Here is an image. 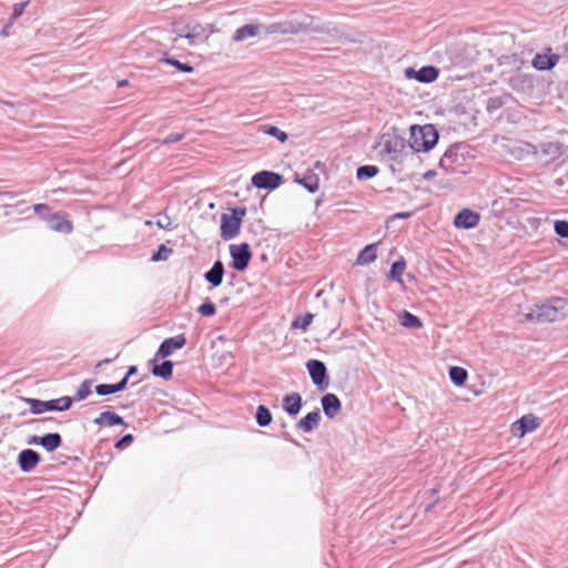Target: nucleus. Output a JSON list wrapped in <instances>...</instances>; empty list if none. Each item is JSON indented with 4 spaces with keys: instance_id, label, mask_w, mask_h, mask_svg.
Returning <instances> with one entry per match:
<instances>
[{
    "instance_id": "f257e3e1",
    "label": "nucleus",
    "mask_w": 568,
    "mask_h": 568,
    "mask_svg": "<svg viewBox=\"0 0 568 568\" xmlns=\"http://www.w3.org/2000/svg\"><path fill=\"white\" fill-rule=\"evenodd\" d=\"M567 301L561 297H552L541 304H535L523 313L525 321L536 323L556 322L566 316Z\"/></svg>"
},
{
    "instance_id": "f03ea898",
    "label": "nucleus",
    "mask_w": 568,
    "mask_h": 568,
    "mask_svg": "<svg viewBox=\"0 0 568 568\" xmlns=\"http://www.w3.org/2000/svg\"><path fill=\"white\" fill-rule=\"evenodd\" d=\"M409 148L415 152H427L438 142V132L433 124L412 125Z\"/></svg>"
},
{
    "instance_id": "7ed1b4c3",
    "label": "nucleus",
    "mask_w": 568,
    "mask_h": 568,
    "mask_svg": "<svg viewBox=\"0 0 568 568\" xmlns=\"http://www.w3.org/2000/svg\"><path fill=\"white\" fill-rule=\"evenodd\" d=\"M21 400L30 406V412L34 415H40L42 413L52 410L63 412L69 409L72 405V398L69 396H63L51 400L21 397Z\"/></svg>"
},
{
    "instance_id": "20e7f679",
    "label": "nucleus",
    "mask_w": 568,
    "mask_h": 568,
    "mask_svg": "<svg viewBox=\"0 0 568 568\" xmlns=\"http://www.w3.org/2000/svg\"><path fill=\"white\" fill-rule=\"evenodd\" d=\"M246 214L244 207L232 209V214H222L221 216V237L224 241L234 239L241 230L242 220Z\"/></svg>"
},
{
    "instance_id": "39448f33",
    "label": "nucleus",
    "mask_w": 568,
    "mask_h": 568,
    "mask_svg": "<svg viewBox=\"0 0 568 568\" xmlns=\"http://www.w3.org/2000/svg\"><path fill=\"white\" fill-rule=\"evenodd\" d=\"M306 368L313 384L320 390H326L329 385L326 365L320 359H310L306 363Z\"/></svg>"
},
{
    "instance_id": "423d86ee",
    "label": "nucleus",
    "mask_w": 568,
    "mask_h": 568,
    "mask_svg": "<svg viewBox=\"0 0 568 568\" xmlns=\"http://www.w3.org/2000/svg\"><path fill=\"white\" fill-rule=\"evenodd\" d=\"M310 26V17H304L301 21L285 20L282 22L271 23L266 27V31L268 33L295 34L301 30L307 29Z\"/></svg>"
},
{
    "instance_id": "0eeeda50",
    "label": "nucleus",
    "mask_w": 568,
    "mask_h": 568,
    "mask_svg": "<svg viewBox=\"0 0 568 568\" xmlns=\"http://www.w3.org/2000/svg\"><path fill=\"white\" fill-rule=\"evenodd\" d=\"M230 255L232 257V267L235 271H244L247 268L252 258L251 247L247 243L231 244Z\"/></svg>"
},
{
    "instance_id": "6e6552de",
    "label": "nucleus",
    "mask_w": 568,
    "mask_h": 568,
    "mask_svg": "<svg viewBox=\"0 0 568 568\" xmlns=\"http://www.w3.org/2000/svg\"><path fill=\"white\" fill-rule=\"evenodd\" d=\"M283 182V176L272 171H260L252 176V184L257 189L275 190Z\"/></svg>"
},
{
    "instance_id": "1a4fd4ad",
    "label": "nucleus",
    "mask_w": 568,
    "mask_h": 568,
    "mask_svg": "<svg viewBox=\"0 0 568 568\" xmlns=\"http://www.w3.org/2000/svg\"><path fill=\"white\" fill-rule=\"evenodd\" d=\"M404 74L407 79H414L420 83H432L439 77V70L434 65H425L419 70L406 68Z\"/></svg>"
},
{
    "instance_id": "9d476101",
    "label": "nucleus",
    "mask_w": 568,
    "mask_h": 568,
    "mask_svg": "<svg viewBox=\"0 0 568 568\" xmlns=\"http://www.w3.org/2000/svg\"><path fill=\"white\" fill-rule=\"evenodd\" d=\"M560 57L556 53L551 52V49L548 48L544 52L537 53L531 64L538 71H548L551 70L558 63Z\"/></svg>"
},
{
    "instance_id": "9b49d317",
    "label": "nucleus",
    "mask_w": 568,
    "mask_h": 568,
    "mask_svg": "<svg viewBox=\"0 0 568 568\" xmlns=\"http://www.w3.org/2000/svg\"><path fill=\"white\" fill-rule=\"evenodd\" d=\"M40 460L41 457L38 452L31 448H26L19 453L17 463L21 471L30 473L37 467Z\"/></svg>"
},
{
    "instance_id": "f8f14e48",
    "label": "nucleus",
    "mask_w": 568,
    "mask_h": 568,
    "mask_svg": "<svg viewBox=\"0 0 568 568\" xmlns=\"http://www.w3.org/2000/svg\"><path fill=\"white\" fill-rule=\"evenodd\" d=\"M540 425L539 418L532 414L524 415L520 419L513 424V434L523 437L538 428Z\"/></svg>"
},
{
    "instance_id": "ddd939ff",
    "label": "nucleus",
    "mask_w": 568,
    "mask_h": 568,
    "mask_svg": "<svg viewBox=\"0 0 568 568\" xmlns=\"http://www.w3.org/2000/svg\"><path fill=\"white\" fill-rule=\"evenodd\" d=\"M480 221V216L478 213L469 210L463 209L458 212L454 219V225L457 229L469 230L478 225Z\"/></svg>"
},
{
    "instance_id": "4468645a",
    "label": "nucleus",
    "mask_w": 568,
    "mask_h": 568,
    "mask_svg": "<svg viewBox=\"0 0 568 568\" xmlns=\"http://www.w3.org/2000/svg\"><path fill=\"white\" fill-rule=\"evenodd\" d=\"M185 344L186 338L183 334L166 338L161 343L156 355L165 358L170 356L175 349L182 348Z\"/></svg>"
},
{
    "instance_id": "2eb2a0df",
    "label": "nucleus",
    "mask_w": 568,
    "mask_h": 568,
    "mask_svg": "<svg viewBox=\"0 0 568 568\" xmlns=\"http://www.w3.org/2000/svg\"><path fill=\"white\" fill-rule=\"evenodd\" d=\"M321 403H322L324 414L328 418H334L341 412L342 404H341L339 398L335 394H332V393L325 394L321 398Z\"/></svg>"
},
{
    "instance_id": "dca6fc26",
    "label": "nucleus",
    "mask_w": 568,
    "mask_h": 568,
    "mask_svg": "<svg viewBox=\"0 0 568 568\" xmlns=\"http://www.w3.org/2000/svg\"><path fill=\"white\" fill-rule=\"evenodd\" d=\"M48 227L52 231L69 234L72 232V223L60 213L50 215L47 219Z\"/></svg>"
},
{
    "instance_id": "f3484780",
    "label": "nucleus",
    "mask_w": 568,
    "mask_h": 568,
    "mask_svg": "<svg viewBox=\"0 0 568 568\" xmlns=\"http://www.w3.org/2000/svg\"><path fill=\"white\" fill-rule=\"evenodd\" d=\"M320 422L321 413L318 408H315L313 412L300 419L296 426L304 433H311L318 427Z\"/></svg>"
},
{
    "instance_id": "a211bd4d",
    "label": "nucleus",
    "mask_w": 568,
    "mask_h": 568,
    "mask_svg": "<svg viewBox=\"0 0 568 568\" xmlns=\"http://www.w3.org/2000/svg\"><path fill=\"white\" fill-rule=\"evenodd\" d=\"M302 408V396L298 393H292L283 397V409L290 416H296Z\"/></svg>"
},
{
    "instance_id": "6ab92c4d",
    "label": "nucleus",
    "mask_w": 568,
    "mask_h": 568,
    "mask_svg": "<svg viewBox=\"0 0 568 568\" xmlns=\"http://www.w3.org/2000/svg\"><path fill=\"white\" fill-rule=\"evenodd\" d=\"M224 265L222 261L217 260L213 266L204 274V278L213 286H220L223 282Z\"/></svg>"
},
{
    "instance_id": "aec40b11",
    "label": "nucleus",
    "mask_w": 568,
    "mask_h": 568,
    "mask_svg": "<svg viewBox=\"0 0 568 568\" xmlns=\"http://www.w3.org/2000/svg\"><path fill=\"white\" fill-rule=\"evenodd\" d=\"M459 148L457 145L449 146L444 155L439 160V166L445 171H449L454 164L458 163L463 158L459 152Z\"/></svg>"
},
{
    "instance_id": "412c9836",
    "label": "nucleus",
    "mask_w": 568,
    "mask_h": 568,
    "mask_svg": "<svg viewBox=\"0 0 568 568\" xmlns=\"http://www.w3.org/2000/svg\"><path fill=\"white\" fill-rule=\"evenodd\" d=\"M93 423L98 426L106 424L108 426H126L124 419L114 412L105 410L102 412Z\"/></svg>"
},
{
    "instance_id": "4be33fe9",
    "label": "nucleus",
    "mask_w": 568,
    "mask_h": 568,
    "mask_svg": "<svg viewBox=\"0 0 568 568\" xmlns=\"http://www.w3.org/2000/svg\"><path fill=\"white\" fill-rule=\"evenodd\" d=\"M538 152L551 160L560 158L564 153V144L560 142H544L538 146Z\"/></svg>"
},
{
    "instance_id": "5701e85b",
    "label": "nucleus",
    "mask_w": 568,
    "mask_h": 568,
    "mask_svg": "<svg viewBox=\"0 0 568 568\" xmlns=\"http://www.w3.org/2000/svg\"><path fill=\"white\" fill-rule=\"evenodd\" d=\"M128 387L126 378H122L115 384H99L95 386V393L100 396H106L124 390Z\"/></svg>"
},
{
    "instance_id": "b1692460",
    "label": "nucleus",
    "mask_w": 568,
    "mask_h": 568,
    "mask_svg": "<svg viewBox=\"0 0 568 568\" xmlns=\"http://www.w3.org/2000/svg\"><path fill=\"white\" fill-rule=\"evenodd\" d=\"M261 26L258 24H245L233 34V41L242 42L248 38L256 37L258 34Z\"/></svg>"
},
{
    "instance_id": "393cba45",
    "label": "nucleus",
    "mask_w": 568,
    "mask_h": 568,
    "mask_svg": "<svg viewBox=\"0 0 568 568\" xmlns=\"http://www.w3.org/2000/svg\"><path fill=\"white\" fill-rule=\"evenodd\" d=\"M384 150L389 154L400 153L405 148V140L399 136H384Z\"/></svg>"
},
{
    "instance_id": "a878e982",
    "label": "nucleus",
    "mask_w": 568,
    "mask_h": 568,
    "mask_svg": "<svg viewBox=\"0 0 568 568\" xmlns=\"http://www.w3.org/2000/svg\"><path fill=\"white\" fill-rule=\"evenodd\" d=\"M62 445V437L59 433H48L41 436V447L47 452H54Z\"/></svg>"
},
{
    "instance_id": "bb28decb",
    "label": "nucleus",
    "mask_w": 568,
    "mask_h": 568,
    "mask_svg": "<svg viewBox=\"0 0 568 568\" xmlns=\"http://www.w3.org/2000/svg\"><path fill=\"white\" fill-rule=\"evenodd\" d=\"M377 244H368L366 245L358 254L356 258V264L365 265L374 262L376 260Z\"/></svg>"
},
{
    "instance_id": "cd10ccee",
    "label": "nucleus",
    "mask_w": 568,
    "mask_h": 568,
    "mask_svg": "<svg viewBox=\"0 0 568 568\" xmlns=\"http://www.w3.org/2000/svg\"><path fill=\"white\" fill-rule=\"evenodd\" d=\"M152 374L164 379L171 378L173 374V363L165 359L161 364L154 365L152 368Z\"/></svg>"
},
{
    "instance_id": "c85d7f7f",
    "label": "nucleus",
    "mask_w": 568,
    "mask_h": 568,
    "mask_svg": "<svg viewBox=\"0 0 568 568\" xmlns=\"http://www.w3.org/2000/svg\"><path fill=\"white\" fill-rule=\"evenodd\" d=\"M400 324L406 328H420L423 326L418 316L408 311H403L399 316Z\"/></svg>"
},
{
    "instance_id": "c756f323",
    "label": "nucleus",
    "mask_w": 568,
    "mask_h": 568,
    "mask_svg": "<svg viewBox=\"0 0 568 568\" xmlns=\"http://www.w3.org/2000/svg\"><path fill=\"white\" fill-rule=\"evenodd\" d=\"M258 131L260 132H263L265 134H268L271 136H274L280 142L284 143L287 141L288 139V135L286 132L280 130L277 126L275 125H271V124H261L258 126Z\"/></svg>"
},
{
    "instance_id": "7c9ffc66",
    "label": "nucleus",
    "mask_w": 568,
    "mask_h": 568,
    "mask_svg": "<svg viewBox=\"0 0 568 568\" xmlns=\"http://www.w3.org/2000/svg\"><path fill=\"white\" fill-rule=\"evenodd\" d=\"M468 377V373L465 368L459 366H452L449 368V378L456 386H463Z\"/></svg>"
},
{
    "instance_id": "2f4dec72",
    "label": "nucleus",
    "mask_w": 568,
    "mask_h": 568,
    "mask_svg": "<svg viewBox=\"0 0 568 568\" xmlns=\"http://www.w3.org/2000/svg\"><path fill=\"white\" fill-rule=\"evenodd\" d=\"M405 267H406V262L403 257L399 258L398 261H395L390 266L388 277L398 283H403L402 276L405 271Z\"/></svg>"
},
{
    "instance_id": "473e14b6",
    "label": "nucleus",
    "mask_w": 568,
    "mask_h": 568,
    "mask_svg": "<svg viewBox=\"0 0 568 568\" xmlns=\"http://www.w3.org/2000/svg\"><path fill=\"white\" fill-rule=\"evenodd\" d=\"M255 419L258 426L266 427L272 422V414L266 406L260 405L256 409Z\"/></svg>"
},
{
    "instance_id": "72a5a7b5",
    "label": "nucleus",
    "mask_w": 568,
    "mask_h": 568,
    "mask_svg": "<svg viewBox=\"0 0 568 568\" xmlns=\"http://www.w3.org/2000/svg\"><path fill=\"white\" fill-rule=\"evenodd\" d=\"M308 192L315 193L318 190V178L316 174H307L302 179H296Z\"/></svg>"
},
{
    "instance_id": "f704fd0d",
    "label": "nucleus",
    "mask_w": 568,
    "mask_h": 568,
    "mask_svg": "<svg viewBox=\"0 0 568 568\" xmlns=\"http://www.w3.org/2000/svg\"><path fill=\"white\" fill-rule=\"evenodd\" d=\"M92 384H93L92 379H84L80 384L79 388L77 389V393H75L74 397H71L72 402L73 400L80 402V400L85 399L91 394V386H92Z\"/></svg>"
},
{
    "instance_id": "c9c22d12",
    "label": "nucleus",
    "mask_w": 568,
    "mask_h": 568,
    "mask_svg": "<svg viewBox=\"0 0 568 568\" xmlns=\"http://www.w3.org/2000/svg\"><path fill=\"white\" fill-rule=\"evenodd\" d=\"M378 171L376 165H362L356 171V178L358 180H368L376 176Z\"/></svg>"
},
{
    "instance_id": "e433bc0d",
    "label": "nucleus",
    "mask_w": 568,
    "mask_h": 568,
    "mask_svg": "<svg viewBox=\"0 0 568 568\" xmlns=\"http://www.w3.org/2000/svg\"><path fill=\"white\" fill-rule=\"evenodd\" d=\"M204 28L200 24L189 27V31L185 34H180L181 38L189 40L190 44H195V40L203 36Z\"/></svg>"
},
{
    "instance_id": "4c0bfd02",
    "label": "nucleus",
    "mask_w": 568,
    "mask_h": 568,
    "mask_svg": "<svg viewBox=\"0 0 568 568\" xmlns=\"http://www.w3.org/2000/svg\"><path fill=\"white\" fill-rule=\"evenodd\" d=\"M173 253V250L168 247L165 244L159 245L158 250L152 254V262H161L166 261L170 255Z\"/></svg>"
},
{
    "instance_id": "58836bf2",
    "label": "nucleus",
    "mask_w": 568,
    "mask_h": 568,
    "mask_svg": "<svg viewBox=\"0 0 568 568\" xmlns=\"http://www.w3.org/2000/svg\"><path fill=\"white\" fill-rule=\"evenodd\" d=\"M162 61L175 67L178 70H180L182 72H185V73L193 72V67L191 64L180 62L179 60H176L174 58H164V59H162Z\"/></svg>"
},
{
    "instance_id": "ea45409f",
    "label": "nucleus",
    "mask_w": 568,
    "mask_h": 568,
    "mask_svg": "<svg viewBox=\"0 0 568 568\" xmlns=\"http://www.w3.org/2000/svg\"><path fill=\"white\" fill-rule=\"evenodd\" d=\"M197 312L203 316H213L216 313V306L213 302L207 300L199 306Z\"/></svg>"
},
{
    "instance_id": "a19ab883",
    "label": "nucleus",
    "mask_w": 568,
    "mask_h": 568,
    "mask_svg": "<svg viewBox=\"0 0 568 568\" xmlns=\"http://www.w3.org/2000/svg\"><path fill=\"white\" fill-rule=\"evenodd\" d=\"M554 229L557 235H559L560 237L568 239V221H556Z\"/></svg>"
},
{
    "instance_id": "79ce46f5",
    "label": "nucleus",
    "mask_w": 568,
    "mask_h": 568,
    "mask_svg": "<svg viewBox=\"0 0 568 568\" xmlns=\"http://www.w3.org/2000/svg\"><path fill=\"white\" fill-rule=\"evenodd\" d=\"M313 317V314L307 313L302 318H297L296 321H294L293 326L300 327L305 331L311 325Z\"/></svg>"
},
{
    "instance_id": "37998d69",
    "label": "nucleus",
    "mask_w": 568,
    "mask_h": 568,
    "mask_svg": "<svg viewBox=\"0 0 568 568\" xmlns=\"http://www.w3.org/2000/svg\"><path fill=\"white\" fill-rule=\"evenodd\" d=\"M156 225L160 227V229H163V230H172V220L169 215L166 214H160L158 221H156Z\"/></svg>"
},
{
    "instance_id": "c03bdc74",
    "label": "nucleus",
    "mask_w": 568,
    "mask_h": 568,
    "mask_svg": "<svg viewBox=\"0 0 568 568\" xmlns=\"http://www.w3.org/2000/svg\"><path fill=\"white\" fill-rule=\"evenodd\" d=\"M134 440V437L132 434H126L122 436L114 445L116 449H123L128 446H130Z\"/></svg>"
},
{
    "instance_id": "a18cd8bd",
    "label": "nucleus",
    "mask_w": 568,
    "mask_h": 568,
    "mask_svg": "<svg viewBox=\"0 0 568 568\" xmlns=\"http://www.w3.org/2000/svg\"><path fill=\"white\" fill-rule=\"evenodd\" d=\"M184 136H185L184 132H182V133H172V134H169L166 138H164L161 141V143L162 144L176 143V142H180Z\"/></svg>"
},
{
    "instance_id": "49530a36",
    "label": "nucleus",
    "mask_w": 568,
    "mask_h": 568,
    "mask_svg": "<svg viewBox=\"0 0 568 568\" xmlns=\"http://www.w3.org/2000/svg\"><path fill=\"white\" fill-rule=\"evenodd\" d=\"M520 150L529 155H536L538 153V146L528 142H525Z\"/></svg>"
},
{
    "instance_id": "de8ad7c7",
    "label": "nucleus",
    "mask_w": 568,
    "mask_h": 568,
    "mask_svg": "<svg viewBox=\"0 0 568 568\" xmlns=\"http://www.w3.org/2000/svg\"><path fill=\"white\" fill-rule=\"evenodd\" d=\"M27 4H28V2L16 3L13 6L12 18L13 19L19 18L23 13V10L27 7Z\"/></svg>"
},
{
    "instance_id": "09e8293b",
    "label": "nucleus",
    "mask_w": 568,
    "mask_h": 568,
    "mask_svg": "<svg viewBox=\"0 0 568 568\" xmlns=\"http://www.w3.org/2000/svg\"><path fill=\"white\" fill-rule=\"evenodd\" d=\"M312 31L317 33H327L329 36H336L338 33V30L336 28L329 29L324 27H314L312 28Z\"/></svg>"
},
{
    "instance_id": "8fccbe9b",
    "label": "nucleus",
    "mask_w": 568,
    "mask_h": 568,
    "mask_svg": "<svg viewBox=\"0 0 568 568\" xmlns=\"http://www.w3.org/2000/svg\"><path fill=\"white\" fill-rule=\"evenodd\" d=\"M33 211L37 214L44 216V214L49 211V206L47 204H36L33 205Z\"/></svg>"
},
{
    "instance_id": "3c124183",
    "label": "nucleus",
    "mask_w": 568,
    "mask_h": 568,
    "mask_svg": "<svg viewBox=\"0 0 568 568\" xmlns=\"http://www.w3.org/2000/svg\"><path fill=\"white\" fill-rule=\"evenodd\" d=\"M136 373H138V367L135 365H132L128 368V372L123 377V378H126V384H129L130 377L135 375Z\"/></svg>"
},
{
    "instance_id": "603ef678",
    "label": "nucleus",
    "mask_w": 568,
    "mask_h": 568,
    "mask_svg": "<svg viewBox=\"0 0 568 568\" xmlns=\"http://www.w3.org/2000/svg\"><path fill=\"white\" fill-rule=\"evenodd\" d=\"M27 444H28V445H37V446H40V445H41V436H37V435L30 436V437L27 439Z\"/></svg>"
},
{
    "instance_id": "864d4df0",
    "label": "nucleus",
    "mask_w": 568,
    "mask_h": 568,
    "mask_svg": "<svg viewBox=\"0 0 568 568\" xmlns=\"http://www.w3.org/2000/svg\"><path fill=\"white\" fill-rule=\"evenodd\" d=\"M110 363H111L110 358H104V359H102V361L97 363L95 368H101L102 366H104L106 364H110Z\"/></svg>"
},
{
    "instance_id": "5fc2aeb1",
    "label": "nucleus",
    "mask_w": 568,
    "mask_h": 568,
    "mask_svg": "<svg viewBox=\"0 0 568 568\" xmlns=\"http://www.w3.org/2000/svg\"><path fill=\"white\" fill-rule=\"evenodd\" d=\"M435 175H436V172H435V171H433V170H429V171H427V172L424 174V179H425V180H430V179H433Z\"/></svg>"
},
{
    "instance_id": "6e6d98bb",
    "label": "nucleus",
    "mask_w": 568,
    "mask_h": 568,
    "mask_svg": "<svg viewBox=\"0 0 568 568\" xmlns=\"http://www.w3.org/2000/svg\"><path fill=\"white\" fill-rule=\"evenodd\" d=\"M410 216V212H400L395 215L398 219H408Z\"/></svg>"
},
{
    "instance_id": "4d7b16f0",
    "label": "nucleus",
    "mask_w": 568,
    "mask_h": 568,
    "mask_svg": "<svg viewBox=\"0 0 568 568\" xmlns=\"http://www.w3.org/2000/svg\"><path fill=\"white\" fill-rule=\"evenodd\" d=\"M128 84V80L123 79V80H120L118 82V87L122 88V87H125Z\"/></svg>"
},
{
    "instance_id": "13d9d810",
    "label": "nucleus",
    "mask_w": 568,
    "mask_h": 568,
    "mask_svg": "<svg viewBox=\"0 0 568 568\" xmlns=\"http://www.w3.org/2000/svg\"><path fill=\"white\" fill-rule=\"evenodd\" d=\"M0 36H1V37H7V36H8V27H4V28L0 31Z\"/></svg>"
},
{
    "instance_id": "bf43d9fd",
    "label": "nucleus",
    "mask_w": 568,
    "mask_h": 568,
    "mask_svg": "<svg viewBox=\"0 0 568 568\" xmlns=\"http://www.w3.org/2000/svg\"><path fill=\"white\" fill-rule=\"evenodd\" d=\"M4 196H8L9 199H13V193H11V192H6V193H4Z\"/></svg>"
},
{
    "instance_id": "052dcab7",
    "label": "nucleus",
    "mask_w": 568,
    "mask_h": 568,
    "mask_svg": "<svg viewBox=\"0 0 568 568\" xmlns=\"http://www.w3.org/2000/svg\"><path fill=\"white\" fill-rule=\"evenodd\" d=\"M145 224H146V225H152V224H153V222H152V221H150V220H148V221H145Z\"/></svg>"
}]
</instances>
